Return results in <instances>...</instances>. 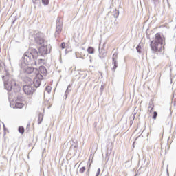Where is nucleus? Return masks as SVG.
Listing matches in <instances>:
<instances>
[{"label":"nucleus","instance_id":"1","mask_svg":"<svg viewBox=\"0 0 176 176\" xmlns=\"http://www.w3.org/2000/svg\"><path fill=\"white\" fill-rule=\"evenodd\" d=\"M38 56L36 49H29L28 51L23 54L21 60V68L25 74H32L34 71H36V69H34L32 67H28V65H32V60H36Z\"/></svg>","mask_w":176,"mask_h":176},{"label":"nucleus","instance_id":"15","mask_svg":"<svg viewBox=\"0 0 176 176\" xmlns=\"http://www.w3.org/2000/svg\"><path fill=\"white\" fill-rule=\"evenodd\" d=\"M87 52L89 54H94V48H93L92 47H89L88 49L87 50Z\"/></svg>","mask_w":176,"mask_h":176},{"label":"nucleus","instance_id":"17","mask_svg":"<svg viewBox=\"0 0 176 176\" xmlns=\"http://www.w3.org/2000/svg\"><path fill=\"white\" fill-rule=\"evenodd\" d=\"M42 120H43V115L42 113H39L38 115V124H41L42 123Z\"/></svg>","mask_w":176,"mask_h":176},{"label":"nucleus","instance_id":"9","mask_svg":"<svg viewBox=\"0 0 176 176\" xmlns=\"http://www.w3.org/2000/svg\"><path fill=\"white\" fill-rule=\"evenodd\" d=\"M61 30H63V24L60 22V21H57L56 34H59L61 32Z\"/></svg>","mask_w":176,"mask_h":176},{"label":"nucleus","instance_id":"28","mask_svg":"<svg viewBox=\"0 0 176 176\" xmlns=\"http://www.w3.org/2000/svg\"><path fill=\"white\" fill-rule=\"evenodd\" d=\"M100 169L98 168V170H97L96 175H100Z\"/></svg>","mask_w":176,"mask_h":176},{"label":"nucleus","instance_id":"36","mask_svg":"<svg viewBox=\"0 0 176 176\" xmlns=\"http://www.w3.org/2000/svg\"><path fill=\"white\" fill-rule=\"evenodd\" d=\"M5 77L3 76V79H4Z\"/></svg>","mask_w":176,"mask_h":176},{"label":"nucleus","instance_id":"22","mask_svg":"<svg viewBox=\"0 0 176 176\" xmlns=\"http://www.w3.org/2000/svg\"><path fill=\"white\" fill-rule=\"evenodd\" d=\"M45 90H46L47 93H50V91H52V87H50V86L47 87L45 88Z\"/></svg>","mask_w":176,"mask_h":176},{"label":"nucleus","instance_id":"31","mask_svg":"<svg viewBox=\"0 0 176 176\" xmlns=\"http://www.w3.org/2000/svg\"><path fill=\"white\" fill-rule=\"evenodd\" d=\"M166 171H167V173H168V168L166 169Z\"/></svg>","mask_w":176,"mask_h":176},{"label":"nucleus","instance_id":"10","mask_svg":"<svg viewBox=\"0 0 176 176\" xmlns=\"http://www.w3.org/2000/svg\"><path fill=\"white\" fill-rule=\"evenodd\" d=\"M99 57L100 58H104V57H107V51L104 49H99Z\"/></svg>","mask_w":176,"mask_h":176},{"label":"nucleus","instance_id":"5","mask_svg":"<svg viewBox=\"0 0 176 176\" xmlns=\"http://www.w3.org/2000/svg\"><path fill=\"white\" fill-rule=\"evenodd\" d=\"M42 79H43V76H42L41 73H36V76L34 78V86H35L36 87H39V86H41V80Z\"/></svg>","mask_w":176,"mask_h":176},{"label":"nucleus","instance_id":"37","mask_svg":"<svg viewBox=\"0 0 176 176\" xmlns=\"http://www.w3.org/2000/svg\"><path fill=\"white\" fill-rule=\"evenodd\" d=\"M80 164H82V163L80 164Z\"/></svg>","mask_w":176,"mask_h":176},{"label":"nucleus","instance_id":"32","mask_svg":"<svg viewBox=\"0 0 176 176\" xmlns=\"http://www.w3.org/2000/svg\"><path fill=\"white\" fill-rule=\"evenodd\" d=\"M108 16H111V13H109V14H108Z\"/></svg>","mask_w":176,"mask_h":176},{"label":"nucleus","instance_id":"25","mask_svg":"<svg viewBox=\"0 0 176 176\" xmlns=\"http://www.w3.org/2000/svg\"><path fill=\"white\" fill-rule=\"evenodd\" d=\"M61 47H62V49H65V43H61Z\"/></svg>","mask_w":176,"mask_h":176},{"label":"nucleus","instance_id":"23","mask_svg":"<svg viewBox=\"0 0 176 176\" xmlns=\"http://www.w3.org/2000/svg\"><path fill=\"white\" fill-rule=\"evenodd\" d=\"M156 118H157V112L155 111L153 113V119L156 120Z\"/></svg>","mask_w":176,"mask_h":176},{"label":"nucleus","instance_id":"16","mask_svg":"<svg viewBox=\"0 0 176 176\" xmlns=\"http://www.w3.org/2000/svg\"><path fill=\"white\" fill-rule=\"evenodd\" d=\"M113 16L114 19H118V17H119V10H116L115 12H113Z\"/></svg>","mask_w":176,"mask_h":176},{"label":"nucleus","instance_id":"7","mask_svg":"<svg viewBox=\"0 0 176 176\" xmlns=\"http://www.w3.org/2000/svg\"><path fill=\"white\" fill-rule=\"evenodd\" d=\"M23 91L28 96H30L34 93V88H32V85H25L23 86Z\"/></svg>","mask_w":176,"mask_h":176},{"label":"nucleus","instance_id":"3","mask_svg":"<svg viewBox=\"0 0 176 176\" xmlns=\"http://www.w3.org/2000/svg\"><path fill=\"white\" fill-rule=\"evenodd\" d=\"M33 36L37 45H43L38 49V52L41 56H45V54L50 53V51L47 49V42H46L43 38V34L36 32Z\"/></svg>","mask_w":176,"mask_h":176},{"label":"nucleus","instance_id":"14","mask_svg":"<svg viewBox=\"0 0 176 176\" xmlns=\"http://www.w3.org/2000/svg\"><path fill=\"white\" fill-rule=\"evenodd\" d=\"M23 107H24V104L21 102H16L15 104V108H18L19 109H21V108H23Z\"/></svg>","mask_w":176,"mask_h":176},{"label":"nucleus","instance_id":"2","mask_svg":"<svg viewBox=\"0 0 176 176\" xmlns=\"http://www.w3.org/2000/svg\"><path fill=\"white\" fill-rule=\"evenodd\" d=\"M164 43H166V38L163 34L157 33L154 40L151 43V50L154 53H162L164 50Z\"/></svg>","mask_w":176,"mask_h":176},{"label":"nucleus","instance_id":"35","mask_svg":"<svg viewBox=\"0 0 176 176\" xmlns=\"http://www.w3.org/2000/svg\"><path fill=\"white\" fill-rule=\"evenodd\" d=\"M99 175H96V176H98Z\"/></svg>","mask_w":176,"mask_h":176},{"label":"nucleus","instance_id":"34","mask_svg":"<svg viewBox=\"0 0 176 176\" xmlns=\"http://www.w3.org/2000/svg\"><path fill=\"white\" fill-rule=\"evenodd\" d=\"M126 163H129V164H130V162H129V161H128V162H126Z\"/></svg>","mask_w":176,"mask_h":176},{"label":"nucleus","instance_id":"18","mask_svg":"<svg viewBox=\"0 0 176 176\" xmlns=\"http://www.w3.org/2000/svg\"><path fill=\"white\" fill-rule=\"evenodd\" d=\"M151 2L153 3L154 6H157L160 3V0H151Z\"/></svg>","mask_w":176,"mask_h":176},{"label":"nucleus","instance_id":"6","mask_svg":"<svg viewBox=\"0 0 176 176\" xmlns=\"http://www.w3.org/2000/svg\"><path fill=\"white\" fill-rule=\"evenodd\" d=\"M112 71H116V68H118V53H114L112 57Z\"/></svg>","mask_w":176,"mask_h":176},{"label":"nucleus","instance_id":"4","mask_svg":"<svg viewBox=\"0 0 176 176\" xmlns=\"http://www.w3.org/2000/svg\"><path fill=\"white\" fill-rule=\"evenodd\" d=\"M4 87L8 91H10L12 89L15 91L21 90V87L17 84V82L12 78L8 79V81H4Z\"/></svg>","mask_w":176,"mask_h":176},{"label":"nucleus","instance_id":"27","mask_svg":"<svg viewBox=\"0 0 176 176\" xmlns=\"http://www.w3.org/2000/svg\"><path fill=\"white\" fill-rule=\"evenodd\" d=\"M38 63L39 64H41V63H43V59H38Z\"/></svg>","mask_w":176,"mask_h":176},{"label":"nucleus","instance_id":"20","mask_svg":"<svg viewBox=\"0 0 176 176\" xmlns=\"http://www.w3.org/2000/svg\"><path fill=\"white\" fill-rule=\"evenodd\" d=\"M19 132L21 134H24V127H23V126H19Z\"/></svg>","mask_w":176,"mask_h":176},{"label":"nucleus","instance_id":"13","mask_svg":"<svg viewBox=\"0 0 176 176\" xmlns=\"http://www.w3.org/2000/svg\"><path fill=\"white\" fill-rule=\"evenodd\" d=\"M71 85H68L66 91L65 93V98H68V94H69V93H71Z\"/></svg>","mask_w":176,"mask_h":176},{"label":"nucleus","instance_id":"29","mask_svg":"<svg viewBox=\"0 0 176 176\" xmlns=\"http://www.w3.org/2000/svg\"><path fill=\"white\" fill-rule=\"evenodd\" d=\"M103 88H104V86L102 85L100 90H102Z\"/></svg>","mask_w":176,"mask_h":176},{"label":"nucleus","instance_id":"21","mask_svg":"<svg viewBox=\"0 0 176 176\" xmlns=\"http://www.w3.org/2000/svg\"><path fill=\"white\" fill-rule=\"evenodd\" d=\"M85 171H86V168L85 166L80 168L79 170V173H80V174H83Z\"/></svg>","mask_w":176,"mask_h":176},{"label":"nucleus","instance_id":"8","mask_svg":"<svg viewBox=\"0 0 176 176\" xmlns=\"http://www.w3.org/2000/svg\"><path fill=\"white\" fill-rule=\"evenodd\" d=\"M71 144V149H74V151H76L78 149V140L75 139H72L70 141Z\"/></svg>","mask_w":176,"mask_h":176},{"label":"nucleus","instance_id":"12","mask_svg":"<svg viewBox=\"0 0 176 176\" xmlns=\"http://www.w3.org/2000/svg\"><path fill=\"white\" fill-rule=\"evenodd\" d=\"M90 167H91V162H88L87 164V173H85L86 176H89V173H90Z\"/></svg>","mask_w":176,"mask_h":176},{"label":"nucleus","instance_id":"11","mask_svg":"<svg viewBox=\"0 0 176 176\" xmlns=\"http://www.w3.org/2000/svg\"><path fill=\"white\" fill-rule=\"evenodd\" d=\"M39 70L40 72L43 74V75H45L46 72H47V71L46 70V67H45L44 66H40Z\"/></svg>","mask_w":176,"mask_h":176},{"label":"nucleus","instance_id":"24","mask_svg":"<svg viewBox=\"0 0 176 176\" xmlns=\"http://www.w3.org/2000/svg\"><path fill=\"white\" fill-rule=\"evenodd\" d=\"M141 47L140 45H138L137 47H136V50L138 52V53H141Z\"/></svg>","mask_w":176,"mask_h":176},{"label":"nucleus","instance_id":"30","mask_svg":"<svg viewBox=\"0 0 176 176\" xmlns=\"http://www.w3.org/2000/svg\"><path fill=\"white\" fill-rule=\"evenodd\" d=\"M33 3H34V4L36 3V1L33 0Z\"/></svg>","mask_w":176,"mask_h":176},{"label":"nucleus","instance_id":"19","mask_svg":"<svg viewBox=\"0 0 176 176\" xmlns=\"http://www.w3.org/2000/svg\"><path fill=\"white\" fill-rule=\"evenodd\" d=\"M49 2H50V0H42V3L45 5V6H47L49 5Z\"/></svg>","mask_w":176,"mask_h":176},{"label":"nucleus","instance_id":"26","mask_svg":"<svg viewBox=\"0 0 176 176\" xmlns=\"http://www.w3.org/2000/svg\"><path fill=\"white\" fill-rule=\"evenodd\" d=\"M153 109V107H148V111H150V112H152V110Z\"/></svg>","mask_w":176,"mask_h":176},{"label":"nucleus","instance_id":"33","mask_svg":"<svg viewBox=\"0 0 176 176\" xmlns=\"http://www.w3.org/2000/svg\"><path fill=\"white\" fill-rule=\"evenodd\" d=\"M34 64L36 65V61H34Z\"/></svg>","mask_w":176,"mask_h":176}]
</instances>
